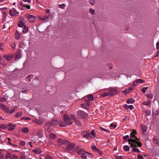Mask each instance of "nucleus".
<instances>
[{
  "label": "nucleus",
  "instance_id": "nucleus-1",
  "mask_svg": "<svg viewBox=\"0 0 159 159\" xmlns=\"http://www.w3.org/2000/svg\"><path fill=\"white\" fill-rule=\"evenodd\" d=\"M130 137L128 142L129 144L131 145L130 147H132L134 143H135V145L137 144L139 147L141 146L142 143L139 142V139L136 137L135 134L131 133L130 135Z\"/></svg>",
  "mask_w": 159,
  "mask_h": 159
},
{
  "label": "nucleus",
  "instance_id": "nucleus-2",
  "mask_svg": "<svg viewBox=\"0 0 159 159\" xmlns=\"http://www.w3.org/2000/svg\"><path fill=\"white\" fill-rule=\"evenodd\" d=\"M46 125L47 126L50 127L55 125H59L61 127L65 126L64 123L62 121L54 119H52L51 122L47 123Z\"/></svg>",
  "mask_w": 159,
  "mask_h": 159
},
{
  "label": "nucleus",
  "instance_id": "nucleus-3",
  "mask_svg": "<svg viewBox=\"0 0 159 159\" xmlns=\"http://www.w3.org/2000/svg\"><path fill=\"white\" fill-rule=\"evenodd\" d=\"M63 119L64 121V123H64L65 125V124L67 125H70L72 124V122L68 116L66 114H64L63 115Z\"/></svg>",
  "mask_w": 159,
  "mask_h": 159
},
{
  "label": "nucleus",
  "instance_id": "nucleus-4",
  "mask_svg": "<svg viewBox=\"0 0 159 159\" xmlns=\"http://www.w3.org/2000/svg\"><path fill=\"white\" fill-rule=\"evenodd\" d=\"M26 18L28 20V21L30 23L34 22L36 20V17L35 16L32 15H28L26 16Z\"/></svg>",
  "mask_w": 159,
  "mask_h": 159
},
{
  "label": "nucleus",
  "instance_id": "nucleus-5",
  "mask_svg": "<svg viewBox=\"0 0 159 159\" xmlns=\"http://www.w3.org/2000/svg\"><path fill=\"white\" fill-rule=\"evenodd\" d=\"M9 13L12 16H18L19 12L17 11L14 8H12L9 12Z\"/></svg>",
  "mask_w": 159,
  "mask_h": 159
},
{
  "label": "nucleus",
  "instance_id": "nucleus-6",
  "mask_svg": "<svg viewBox=\"0 0 159 159\" xmlns=\"http://www.w3.org/2000/svg\"><path fill=\"white\" fill-rule=\"evenodd\" d=\"M87 156L92 157L93 156L92 154L85 151L81 155V158L83 159H87Z\"/></svg>",
  "mask_w": 159,
  "mask_h": 159
},
{
  "label": "nucleus",
  "instance_id": "nucleus-7",
  "mask_svg": "<svg viewBox=\"0 0 159 159\" xmlns=\"http://www.w3.org/2000/svg\"><path fill=\"white\" fill-rule=\"evenodd\" d=\"M85 102L86 104H81V106L82 107L85 108V109H88L89 107V102L87 100H85Z\"/></svg>",
  "mask_w": 159,
  "mask_h": 159
},
{
  "label": "nucleus",
  "instance_id": "nucleus-8",
  "mask_svg": "<svg viewBox=\"0 0 159 159\" xmlns=\"http://www.w3.org/2000/svg\"><path fill=\"white\" fill-rule=\"evenodd\" d=\"M78 116L81 118H84L87 116V114L84 111L81 110H80L78 111Z\"/></svg>",
  "mask_w": 159,
  "mask_h": 159
},
{
  "label": "nucleus",
  "instance_id": "nucleus-9",
  "mask_svg": "<svg viewBox=\"0 0 159 159\" xmlns=\"http://www.w3.org/2000/svg\"><path fill=\"white\" fill-rule=\"evenodd\" d=\"M108 91L110 96H112L115 95L117 92V90L114 88L109 89H108Z\"/></svg>",
  "mask_w": 159,
  "mask_h": 159
},
{
  "label": "nucleus",
  "instance_id": "nucleus-10",
  "mask_svg": "<svg viewBox=\"0 0 159 159\" xmlns=\"http://www.w3.org/2000/svg\"><path fill=\"white\" fill-rule=\"evenodd\" d=\"M75 147V144L74 143H69L67 145L66 148V149L67 151H70L71 150Z\"/></svg>",
  "mask_w": 159,
  "mask_h": 159
},
{
  "label": "nucleus",
  "instance_id": "nucleus-11",
  "mask_svg": "<svg viewBox=\"0 0 159 159\" xmlns=\"http://www.w3.org/2000/svg\"><path fill=\"white\" fill-rule=\"evenodd\" d=\"M0 108L4 110V111L7 113H8L9 111V107L7 106H6L5 105L3 104H0Z\"/></svg>",
  "mask_w": 159,
  "mask_h": 159
},
{
  "label": "nucleus",
  "instance_id": "nucleus-12",
  "mask_svg": "<svg viewBox=\"0 0 159 159\" xmlns=\"http://www.w3.org/2000/svg\"><path fill=\"white\" fill-rule=\"evenodd\" d=\"M144 81L140 79H138L135 80L134 81L133 83V84L134 86H136L138 84H140L144 83Z\"/></svg>",
  "mask_w": 159,
  "mask_h": 159
},
{
  "label": "nucleus",
  "instance_id": "nucleus-13",
  "mask_svg": "<svg viewBox=\"0 0 159 159\" xmlns=\"http://www.w3.org/2000/svg\"><path fill=\"white\" fill-rule=\"evenodd\" d=\"M44 120L42 118H39L35 120V122L39 125H42L44 122Z\"/></svg>",
  "mask_w": 159,
  "mask_h": 159
},
{
  "label": "nucleus",
  "instance_id": "nucleus-14",
  "mask_svg": "<svg viewBox=\"0 0 159 159\" xmlns=\"http://www.w3.org/2000/svg\"><path fill=\"white\" fill-rule=\"evenodd\" d=\"M20 7H26L27 8L29 9H30V5H26L24 4L22 2H21L18 5V7L20 8H21Z\"/></svg>",
  "mask_w": 159,
  "mask_h": 159
},
{
  "label": "nucleus",
  "instance_id": "nucleus-15",
  "mask_svg": "<svg viewBox=\"0 0 159 159\" xmlns=\"http://www.w3.org/2000/svg\"><path fill=\"white\" fill-rule=\"evenodd\" d=\"M58 142L59 143L61 142V144H63L65 145H67L69 143V142L66 140H63L61 141V139H58Z\"/></svg>",
  "mask_w": 159,
  "mask_h": 159
},
{
  "label": "nucleus",
  "instance_id": "nucleus-16",
  "mask_svg": "<svg viewBox=\"0 0 159 159\" xmlns=\"http://www.w3.org/2000/svg\"><path fill=\"white\" fill-rule=\"evenodd\" d=\"M33 152L36 154H39L41 152V149L39 148H36V149L33 150Z\"/></svg>",
  "mask_w": 159,
  "mask_h": 159
},
{
  "label": "nucleus",
  "instance_id": "nucleus-17",
  "mask_svg": "<svg viewBox=\"0 0 159 159\" xmlns=\"http://www.w3.org/2000/svg\"><path fill=\"white\" fill-rule=\"evenodd\" d=\"M137 146H138V145L137 144L135 145V143L134 144L132 147L133 148V150L136 152L139 153L140 152V151L139 150L138 148H136Z\"/></svg>",
  "mask_w": 159,
  "mask_h": 159
},
{
  "label": "nucleus",
  "instance_id": "nucleus-18",
  "mask_svg": "<svg viewBox=\"0 0 159 159\" xmlns=\"http://www.w3.org/2000/svg\"><path fill=\"white\" fill-rule=\"evenodd\" d=\"M20 37V33H19L18 31L17 30H16V32L15 33V38L17 40H19Z\"/></svg>",
  "mask_w": 159,
  "mask_h": 159
},
{
  "label": "nucleus",
  "instance_id": "nucleus-19",
  "mask_svg": "<svg viewBox=\"0 0 159 159\" xmlns=\"http://www.w3.org/2000/svg\"><path fill=\"white\" fill-rule=\"evenodd\" d=\"M33 77V76L32 75H30L28 77L26 78V80L27 82H30V79H32Z\"/></svg>",
  "mask_w": 159,
  "mask_h": 159
},
{
  "label": "nucleus",
  "instance_id": "nucleus-20",
  "mask_svg": "<svg viewBox=\"0 0 159 159\" xmlns=\"http://www.w3.org/2000/svg\"><path fill=\"white\" fill-rule=\"evenodd\" d=\"M21 131L24 133H28L29 130L27 127H23L21 129Z\"/></svg>",
  "mask_w": 159,
  "mask_h": 159
},
{
  "label": "nucleus",
  "instance_id": "nucleus-21",
  "mask_svg": "<svg viewBox=\"0 0 159 159\" xmlns=\"http://www.w3.org/2000/svg\"><path fill=\"white\" fill-rule=\"evenodd\" d=\"M91 148L93 151L96 152H99L100 154V152L99 149L96 148L95 145H92L91 146Z\"/></svg>",
  "mask_w": 159,
  "mask_h": 159
},
{
  "label": "nucleus",
  "instance_id": "nucleus-22",
  "mask_svg": "<svg viewBox=\"0 0 159 159\" xmlns=\"http://www.w3.org/2000/svg\"><path fill=\"white\" fill-rule=\"evenodd\" d=\"M134 102L135 100L133 98L128 99L126 102L128 104L133 103Z\"/></svg>",
  "mask_w": 159,
  "mask_h": 159
},
{
  "label": "nucleus",
  "instance_id": "nucleus-23",
  "mask_svg": "<svg viewBox=\"0 0 159 159\" xmlns=\"http://www.w3.org/2000/svg\"><path fill=\"white\" fill-rule=\"evenodd\" d=\"M4 58H5L7 61H10L11 60L12 57L10 55H5L4 56Z\"/></svg>",
  "mask_w": 159,
  "mask_h": 159
},
{
  "label": "nucleus",
  "instance_id": "nucleus-24",
  "mask_svg": "<svg viewBox=\"0 0 159 159\" xmlns=\"http://www.w3.org/2000/svg\"><path fill=\"white\" fill-rule=\"evenodd\" d=\"M83 136L84 137L88 139L90 138L91 137V134L89 133H87L85 134H84Z\"/></svg>",
  "mask_w": 159,
  "mask_h": 159
},
{
  "label": "nucleus",
  "instance_id": "nucleus-25",
  "mask_svg": "<svg viewBox=\"0 0 159 159\" xmlns=\"http://www.w3.org/2000/svg\"><path fill=\"white\" fill-rule=\"evenodd\" d=\"M81 148V146L79 145H78L77 147L75 148V149L73 150V152H76L77 151H78V150L80 149Z\"/></svg>",
  "mask_w": 159,
  "mask_h": 159
},
{
  "label": "nucleus",
  "instance_id": "nucleus-26",
  "mask_svg": "<svg viewBox=\"0 0 159 159\" xmlns=\"http://www.w3.org/2000/svg\"><path fill=\"white\" fill-rule=\"evenodd\" d=\"M49 136L50 138L52 139H54L56 138V135L52 133H51L49 134Z\"/></svg>",
  "mask_w": 159,
  "mask_h": 159
},
{
  "label": "nucleus",
  "instance_id": "nucleus-27",
  "mask_svg": "<svg viewBox=\"0 0 159 159\" xmlns=\"http://www.w3.org/2000/svg\"><path fill=\"white\" fill-rule=\"evenodd\" d=\"M21 55L20 53L19 52H17L15 55L16 59H18L20 58Z\"/></svg>",
  "mask_w": 159,
  "mask_h": 159
},
{
  "label": "nucleus",
  "instance_id": "nucleus-28",
  "mask_svg": "<svg viewBox=\"0 0 159 159\" xmlns=\"http://www.w3.org/2000/svg\"><path fill=\"white\" fill-rule=\"evenodd\" d=\"M87 98L88 99L91 101H93V96L92 94H90L87 96Z\"/></svg>",
  "mask_w": 159,
  "mask_h": 159
},
{
  "label": "nucleus",
  "instance_id": "nucleus-29",
  "mask_svg": "<svg viewBox=\"0 0 159 159\" xmlns=\"http://www.w3.org/2000/svg\"><path fill=\"white\" fill-rule=\"evenodd\" d=\"M28 30V27L24 26V29L22 31V32L24 33H27Z\"/></svg>",
  "mask_w": 159,
  "mask_h": 159
},
{
  "label": "nucleus",
  "instance_id": "nucleus-30",
  "mask_svg": "<svg viewBox=\"0 0 159 159\" xmlns=\"http://www.w3.org/2000/svg\"><path fill=\"white\" fill-rule=\"evenodd\" d=\"M123 149L124 150L125 152H127L129 150V148L127 145H125L123 147Z\"/></svg>",
  "mask_w": 159,
  "mask_h": 159
},
{
  "label": "nucleus",
  "instance_id": "nucleus-31",
  "mask_svg": "<svg viewBox=\"0 0 159 159\" xmlns=\"http://www.w3.org/2000/svg\"><path fill=\"white\" fill-rule=\"evenodd\" d=\"M146 96L149 98H152L153 97V95L151 93H148L146 94Z\"/></svg>",
  "mask_w": 159,
  "mask_h": 159
},
{
  "label": "nucleus",
  "instance_id": "nucleus-32",
  "mask_svg": "<svg viewBox=\"0 0 159 159\" xmlns=\"http://www.w3.org/2000/svg\"><path fill=\"white\" fill-rule=\"evenodd\" d=\"M75 124L78 125V126H80L81 125V123L80 121L78 119H77L75 120Z\"/></svg>",
  "mask_w": 159,
  "mask_h": 159
},
{
  "label": "nucleus",
  "instance_id": "nucleus-33",
  "mask_svg": "<svg viewBox=\"0 0 159 159\" xmlns=\"http://www.w3.org/2000/svg\"><path fill=\"white\" fill-rule=\"evenodd\" d=\"M22 115V113L21 112H17L15 116L16 117H20Z\"/></svg>",
  "mask_w": 159,
  "mask_h": 159
},
{
  "label": "nucleus",
  "instance_id": "nucleus-34",
  "mask_svg": "<svg viewBox=\"0 0 159 159\" xmlns=\"http://www.w3.org/2000/svg\"><path fill=\"white\" fill-rule=\"evenodd\" d=\"M0 49L2 51H4V44L0 42Z\"/></svg>",
  "mask_w": 159,
  "mask_h": 159
},
{
  "label": "nucleus",
  "instance_id": "nucleus-35",
  "mask_svg": "<svg viewBox=\"0 0 159 159\" xmlns=\"http://www.w3.org/2000/svg\"><path fill=\"white\" fill-rule=\"evenodd\" d=\"M85 151L83 149H81L80 150L78 151L77 152V153L79 155L81 154V155L82 154V153H84V152Z\"/></svg>",
  "mask_w": 159,
  "mask_h": 159
},
{
  "label": "nucleus",
  "instance_id": "nucleus-36",
  "mask_svg": "<svg viewBox=\"0 0 159 159\" xmlns=\"http://www.w3.org/2000/svg\"><path fill=\"white\" fill-rule=\"evenodd\" d=\"M11 155L8 153H7L6 154V159H11Z\"/></svg>",
  "mask_w": 159,
  "mask_h": 159
},
{
  "label": "nucleus",
  "instance_id": "nucleus-37",
  "mask_svg": "<svg viewBox=\"0 0 159 159\" xmlns=\"http://www.w3.org/2000/svg\"><path fill=\"white\" fill-rule=\"evenodd\" d=\"M141 128L142 129V131L143 133H145L147 131L146 127L145 126L142 125L141 126Z\"/></svg>",
  "mask_w": 159,
  "mask_h": 159
},
{
  "label": "nucleus",
  "instance_id": "nucleus-38",
  "mask_svg": "<svg viewBox=\"0 0 159 159\" xmlns=\"http://www.w3.org/2000/svg\"><path fill=\"white\" fill-rule=\"evenodd\" d=\"M109 94V93L108 92H108H105V93H103L101 95L103 97H105L106 96H110L109 94Z\"/></svg>",
  "mask_w": 159,
  "mask_h": 159
},
{
  "label": "nucleus",
  "instance_id": "nucleus-39",
  "mask_svg": "<svg viewBox=\"0 0 159 159\" xmlns=\"http://www.w3.org/2000/svg\"><path fill=\"white\" fill-rule=\"evenodd\" d=\"M150 101H148L147 102H146L145 101L143 102L142 103V104H143L144 105H149L150 104Z\"/></svg>",
  "mask_w": 159,
  "mask_h": 159
},
{
  "label": "nucleus",
  "instance_id": "nucleus-40",
  "mask_svg": "<svg viewBox=\"0 0 159 159\" xmlns=\"http://www.w3.org/2000/svg\"><path fill=\"white\" fill-rule=\"evenodd\" d=\"M129 92L130 91L129 89H126L124 91H123V93L124 94L126 95L128 94Z\"/></svg>",
  "mask_w": 159,
  "mask_h": 159
},
{
  "label": "nucleus",
  "instance_id": "nucleus-41",
  "mask_svg": "<svg viewBox=\"0 0 159 159\" xmlns=\"http://www.w3.org/2000/svg\"><path fill=\"white\" fill-rule=\"evenodd\" d=\"M16 44L14 42H12L11 44V47L12 49H15Z\"/></svg>",
  "mask_w": 159,
  "mask_h": 159
},
{
  "label": "nucleus",
  "instance_id": "nucleus-42",
  "mask_svg": "<svg viewBox=\"0 0 159 159\" xmlns=\"http://www.w3.org/2000/svg\"><path fill=\"white\" fill-rule=\"evenodd\" d=\"M129 136L128 135H127L123 137V139L125 141H127L128 140H129Z\"/></svg>",
  "mask_w": 159,
  "mask_h": 159
},
{
  "label": "nucleus",
  "instance_id": "nucleus-43",
  "mask_svg": "<svg viewBox=\"0 0 159 159\" xmlns=\"http://www.w3.org/2000/svg\"><path fill=\"white\" fill-rule=\"evenodd\" d=\"M19 46L20 48H23L25 47V44L22 43H21L19 44Z\"/></svg>",
  "mask_w": 159,
  "mask_h": 159
},
{
  "label": "nucleus",
  "instance_id": "nucleus-44",
  "mask_svg": "<svg viewBox=\"0 0 159 159\" xmlns=\"http://www.w3.org/2000/svg\"><path fill=\"white\" fill-rule=\"evenodd\" d=\"M24 25L23 24V23L21 21H20L19 22L18 24V26L20 27H22Z\"/></svg>",
  "mask_w": 159,
  "mask_h": 159
},
{
  "label": "nucleus",
  "instance_id": "nucleus-45",
  "mask_svg": "<svg viewBox=\"0 0 159 159\" xmlns=\"http://www.w3.org/2000/svg\"><path fill=\"white\" fill-rule=\"evenodd\" d=\"M89 2L90 4L92 5H94L95 3V0H89Z\"/></svg>",
  "mask_w": 159,
  "mask_h": 159
},
{
  "label": "nucleus",
  "instance_id": "nucleus-46",
  "mask_svg": "<svg viewBox=\"0 0 159 159\" xmlns=\"http://www.w3.org/2000/svg\"><path fill=\"white\" fill-rule=\"evenodd\" d=\"M100 129L101 130H102L103 131H105L107 133H108L109 132H110V131L109 130H108V129H104V128H102V127H100Z\"/></svg>",
  "mask_w": 159,
  "mask_h": 159
},
{
  "label": "nucleus",
  "instance_id": "nucleus-47",
  "mask_svg": "<svg viewBox=\"0 0 159 159\" xmlns=\"http://www.w3.org/2000/svg\"><path fill=\"white\" fill-rule=\"evenodd\" d=\"M11 159H19V158L17 156L13 155L11 156Z\"/></svg>",
  "mask_w": 159,
  "mask_h": 159
},
{
  "label": "nucleus",
  "instance_id": "nucleus-48",
  "mask_svg": "<svg viewBox=\"0 0 159 159\" xmlns=\"http://www.w3.org/2000/svg\"><path fill=\"white\" fill-rule=\"evenodd\" d=\"M40 19L44 21H47L48 20V18L47 16H45V17H44L42 18H41Z\"/></svg>",
  "mask_w": 159,
  "mask_h": 159
},
{
  "label": "nucleus",
  "instance_id": "nucleus-49",
  "mask_svg": "<svg viewBox=\"0 0 159 159\" xmlns=\"http://www.w3.org/2000/svg\"><path fill=\"white\" fill-rule=\"evenodd\" d=\"M90 13L92 15H94L95 14L94 12V10L92 8H90L89 9Z\"/></svg>",
  "mask_w": 159,
  "mask_h": 159
},
{
  "label": "nucleus",
  "instance_id": "nucleus-50",
  "mask_svg": "<svg viewBox=\"0 0 159 159\" xmlns=\"http://www.w3.org/2000/svg\"><path fill=\"white\" fill-rule=\"evenodd\" d=\"M43 132L42 131H40L39 132V133H38V134L39 137H41L43 136Z\"/></svg>",
  "mask_w": 159,
  "mask_h": 159
},
{
  "label": "nucleus",
  "instance_id": "nucleus-51",
  "mask_svg": "<svg viewBox=\"0 0 159 159\" xmlns=\"http://www.w3.org/2000/svg\"><path fill=\"white\" fill-rule=\"evenodd\" d=\"M66 6V5H65V4H63L62 5L59 4L58 5V6L60 8H62V9L64 7H65Z\"/></svg>",
  "mask_w": 159,
  "mask_h": 159
},
{
  "label": "nucleus",
  "instance_id": "nucleus-52",
  "mask_svg": "<svg viewBox=\"0 0 159 159\" xmlns=\"http://www.w3.org/2000/svg\"><path fill=\"white\" fill-rule=\"evenodd\" d=\"M20 144L21 145L24 146L25 144V142L24 141H20Z\"/></svg>",
  "mask_w": 159,
  "mask_h": 159
},
{
  "label": "nucleus",
  "instance_id": "nucleus-53",
  "mask_svg": "<svg viewBox=\"0 0 159 159\" xmlns=\"http://www.w3.org/2000/svg\"><path fill=\"white\" fill-rule=\"evenodd\" d=\"M15 127H9L8 128V130L10 131H12L14 129Z\"/></svg>",
  "mask_w": 159,
  "mask_h": 159
},
{
  "label": "nucleus",
  "instance_id": "nucleus-54",
  "mask_svg": "<svg viewBox=\"0 0 159 159\" xmlns=\"http://www.w3.org/2000/svg\"><path fill=\"white\" fill-rule=\"evenodd\" d=\"M7 125L8 127H15L16 126L15 125H14L11 123L8 124Z\"/></svg>",
  "mask_w": 159,
  "mask_h": 159
},
{
  "label": "nucleus",
  "instance_id": "nucleus-55",
  "mask_svg": "<svg viewBox=\"0 0 159 159\" xmlns=\"http://www.w3.org/2000/svg\"><path fill=\"white\" fill-rule=\"evenodd\" d=\"M148 87H143V89H142V92L144 93H145L146 90L148 89Z\"/></svg>",
  "mask_w": 159,
  "mask_h": 159
},
{
  "label": "nucleus",
  "instance_id": "nucleus-56",
  "mask_svg": "<svg viewBox=\"0 0 159 159\" xmlns=\"http://www.w3.org/2000/svg\"><path fill=\"white\" fill-rule=\"evenodd\" d=\"M116 126H117L116 125H114L112 123L110 125V127H113V129L115 128Z\"/></svg>",
  "mask_w": 159,
  "mask_h": 159
},
{
  "label": "nucleus",
  "instance_id": "nucleus-57",
  "mask_svg": "<svg viewBox=\"0 0 159 159\" xmlns=\"http://www.w3.org/2000/svg\"><path fill=\"white\" fill-rule=\"evenodd\" d=\"M134 107L133 105H130L128 106V108H127V109H129L130 110H132L134 109Z\"/></svg>",
  "mask_w": 159,
  "mask_h": 159
},
{
  "label": "nucleus",
  "instance_id": "nucleus-58",
  "mask_svg": "<svg viewBox=\"0 0 159 159\" xmlns=\"http://www.w3.org/2000/svg\"><path fill=\"white\" fill-rule=\"evenodd\" d=\"M22 92L23 93H26L28 92V90L25 89H23L22 91Z\"/></svg>",
  "mask_w": 159,
  "mask_h": 159
},
{
  "label": "nucleus",
  "instance_id": "nucleus-59",
  "mask_svg": "<svg viewBox=\"0 0 159 159\" xmlns=\"http://www.w3.org/2000/svg\"><path fill=\"white\" fill-rule=\"evenodd\" d=\"M21 120H30V118L29 117H22L21 118Z\"/></svg>",
  "mask_w": 159,
  "mask_h": 159
},
{
  "label": "nucleus",
  "instance_id": "nucleus-60",
  "mask_svg": "<svg viewBox=\"0 0 159 159\" xmlns=\"http://www.w3.org/2000/svg\"><path fill=\"white\" fill-rule=\"evenodd\" d=\"M89 133L91 134V136L92 135L93 136H94L95 135V134L94 133V130H92L91 133Z\"/></svg>",
  "mask_w": 159,
  "mask_h": 159
},
{
  "label": "nucleus",
  "instance_id": "nucleus-61",
  "mask_svg": "<svg viewBox=\"0 0 159 159\" xmlns=\"http://www.w3.org/2000/svg\"><path fill=\"white\" fill-rule=\"evenodd\" d=\"M70 116L71 118L75 121L77 119V118L75 117V116L74 115H71Z\"/></svg>",
  "mask_w": 159,
  "mask_h": 159
},
{
  "label": "nucleus",
  "instance_id": "nucleus-62",
  "mask_svg": "<svg viewBox=\"0 0 159 159\" xmlns=\"http://www.w3.org/2000/svg\"><path fill=\"white\" fill-rule=\"evenodd\" d=\"M138 159H143V157L141 155L139 154L138 155Z\"/></svg>",
  "mask_w": 159,
  "mask_h": 159
},
{
  "label": "nucleus",
  "instance_id": "nucleus-63",
  "mask_svg": "<svg viewBox=\"0 0 159 159\" xmlns=\"http://www.w3.org/2000/svg\"><path fill=\"white\" fill-rule=\"evenodd\" d=\"M108 67L110 69H112L113 67L112 65L111 64H108L107 65Z\"/></svg>",
  "mask_w": 159,
  "mask_h": 159
},
{
  "label": "nucleus",
  "instance_id": "nucleus-64",
  "mask_svg": "<svg viewBox=\"0 0 159 159\" xmlns=\"http://www.w3.org/2000/svg\"><path fill=\"white\" fill-rule=\"evenodd\" d=\"M145 113L148 116H149L151 114V112L148 111H145Z\"/></svg>",
  "mask_w": 159,
  "mask_h": 159
}]
</instances>
